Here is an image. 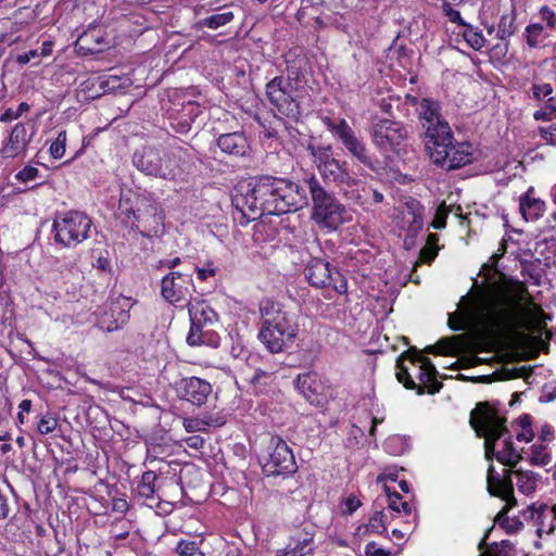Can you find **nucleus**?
Masks as SVG:
<instances>
[{"label":"nucleus","instance_id":"8","mask_svg":"<svg viewBox=\"0 0 556 556\" xmlns=\"http://www.w3.org/2000/svg\"><path fill=\"white\" fill-rule=\"evenodd\" d=\"M486 490L490 495L502 498L504 507L496 515L495 522L507 533H515L522 529L523 519L521 516L509 518L507 513L517 504L514 496L513 482L505 471L497 472L495 467L489 465L486 470Z\"/></svg>","mask_w":556,"mask_h":556},{"label":"nucleus","instance_id":"19","mask_svg":"<svg viewBox=\"0 0 556 556\" xmlns=\"http://www.w3.org/2000/svg\"><path fill=\"white\" fill-rule=\"evenodd\" d=\"M129 300L125 296H117L110 303L109 312L105 311L98 318V326L104 331H113L125 325L129 319Z\"/></svg>","mask_w":556,"mask_h":556},{"label":"nucleus","instance_id":"25","mask_svg":"<svg viewBox=\"0 0 556 556\" xmlns=\"http://www.w3.org/2000/svg\"><path fill=\"white\" fill-rule=\"evenodd\" d=\"M545 208V202L534 197L532 187H530L519 199V210L527 222L538 220L543 216Z\"/></svg>","mask_w":556,"mask_h":556},{"label":"nucleus","instance_id":"50","mask_svg":"<svg viewBox=\"0 0 556 556\" xmlns=\"http://www.w3.org/2000/svg\"><path fill=\"white\" fill-rule=\"evenodd\" d=\"M39 176V169L33 166H26L23 169H21L16 175V180L21 182H29L38 178Z\"/></svg>","mask_w":556,"mask_h":556},{"label":"nucleus","instance_id":"59","mask_svg":"<svg viewBox=\"0 0 556 556\" xmlns=\"http://www.w3.org/2000/svg\"><path fill=\"white\" fill-rule=\"evenodd\" d=\"M186 444L194 450H200L204 445V439L200 435H191L185 440Z\"/></svg>","mask_w":556,"mask_h":556},{"label":"nucleus","instance_id":"36","mask_svg":"<svg viewBox=\"0 0 556 556\" xmlns=\"http://www.w3.org/2000/svg\"><path fill=\"white\" fill-rule=\"evenodd\" d=\"M531 464L538 466H547L552 463V456L547 451V445L544 443H535L531 446L529 455Z\"/></svg>","mask_w":556,"mask_h":556},{"label":"nucleus","instance_id":"23","mask_svg":"<svg viewBox=\"0 0 556 556\" xmlns=\"http://www.w3.org/2000/svg\"><path fill=\"white\" fill-rule=\"evenodd\" d=\"M505 471L514 483L513 477L515 478V484L519 492L525 495H531L538 490L544 486V480L541 473L530 469H517L510 470L507 468H501L500 472Z\"/></svg>","mask_w":556,"mask_h":556},{"label":"nucleus","instance_id":"7","mask_svg":"<svg viewBox=\"0 0 556 556\" xmlns=\"http://www.w3.org/2000/svg\"><path fill=\"white\" fill-rule=\"evenodd\" d=\"M305 184L313 202L312 218L316 224L329 230H337L351 220L346 207L333 193L328 192L315 176L305 180Z\"/></svg>","mask_w":556,"mask_h":556},{"label":"nucleus","instance_id":"43","mask_svg":"<svg viewBox=\"0 0 556 556\" xmlns=\"http://www.w3.org/2000/svg\"><path fill=\"white\" fill-rule=\"evenodd\" d=\"M197 342L188 343L189 345H206L210 348H216L218 345V337L216 333L211 331H204L200 329L195 336Z\"/></svg>","mask_w":556,"mask_h":556},{"label":"nucleus","instance_id":"56","mask_svg":"<svg viewBox=\"0 0 556 556\" xmlns=\"http://www.w3.org/2000/svg\"><path fill=\"white\" fill-rule=\"evenodd\" d=\"M344 505V513L348 515H352L355 510H357L361 507L362 502L355 495H350L346 497Z\"/></svg>","mask_w":556,"mask_h":556},{"label":"nucleus","instance_id":"42","mask_svg":"<svg viewBox=\"0 0 556 556\" xmlns=\"http://www.w3.org/2000/svg\"><path fill=\"white\" fill-rule=\"evenodd\" d=\"M554 97H549L548 101L540 109L536 110L533 114V118L535 121H552L556 118V103H554Z\"/></svg>","mask_w":556,"mask_h":556},{"label":"nucleus","instance_id":"40","mask_svg":"<svg viewBox=\"0 0 556 556\" xmlns=\"http://www.w3.org/2000/svg\"><path fill=\"white\" fill-rule=\"evenodd\" d=\"M516 31L515 16L513 14H505L501 17L496 37L500 40H505L513 36Z\"/></svg>","mask_w":556,"mask_h":556},{"label":"nucleus","instance_id":"15","mask_svg":"<svg viewBox=\"0 0 556 556\" xmlns=\"http://www.w3.org/2000/svg\"><path fill=\"white\" fill-rule=\"evenodd\" d=\"M137 215L134 227L142 236L152 237L163 229V215L159 204L148 197H137Z\"/></svg>","mask_w":556,"mask_h":556},{"label":"nucleus","instance_id":"17","mask_svg":"<svg viewBox=\"0 0 556 556\" xmlns=\"http://www.w3.org/2000/svg\"><path fill=\"white\" fill-rule=\"evenodd\" d=\"M318 173L325 181L333 182L340 187L345 197L354 200L361 205L364 204L361 201L359 194H355L354 191L350 192L348 190V188L355 186L357 180L348 170L345 162L341 163L336 159Z\"/></svg>","mask_w":556,"mask_h":556},{"label":"nucleus","instance_id":"12","mask_svg":"<svg viewBox=\"0 0 556 556\" xmlns=\"http://www.w3.org/2000/svg\"><path fill=\"white\" fill-rule=\"evenodd\" d=\"M304 275L311 286L315 288H331L339 294L348 290V282L344 276L323 258H312L305 269Z\"/></svg>","mask_w":556,"mask_h":556},{"label":"nucleus","instance_id":"62","mask_svg":"<svg viewBox=\"0 0 556 556\" xmlns=\"http://www.w3.org/2000/svg\"><path fill=\"white\" fill-rule=\"evenodd\" d=\"M516 437L518 441L529 442L533 438V432L530 427H522V430Z\"/></svg>","mask_w":556,"mask_h":556},{"label":"nucleus","instance_id":"41","mask_svg":"<svg viewBox=\"0 0 556 556\" xmlns=\"http://www.w3.org/2000/svg\"><path fill=\"white\" fill-rule=\"evenodd\" d=\"M118 211L121 216H124L127 222L131 220V226L134 227L136 223L137 213V200L135 201V205L128 198L122 197L119 200Z\"/></svg>","mask_w":556,"mask_h":556},{"label":"nucleus","instance_id":"38","mask_svg":"<svg viewBox=\"0 0 556 556\" xmlns=\"http://www.w3.org/2000/svg\"><path fill=\"white\" fill-rule=\"evenodd\" d=\"M344 11H341L340 13H330V14H325V15H321V16H317L315 18V23L319 26V27H326L328 25H332L339 29H345L348 27V24L345 22V17H344V14H343Z\"/></svg>","mask_w":556,"mask_h":556},{"label":"nucleus","instance_id":"4","mask_svg":"<svg viewBox=\"0 0 556 556\" xmlns=\"http://www.w3.org/2000/svg\"><path fill=\"white\" fill-rule=\"evenodd\" d=\"M506 419L489 403H479L470 414V424L479 437L484 438L485 458L493 457L505 466H515L521 458L514 447L511 435L505 426Z\"/></svg>","mask_w":556,"mask_h":556},{"label":"nucleus","instance_id":"37","mask_svg":"<svg viewBox=\"0 0 556 556\" xmlns=\"http://www.w3.org/2000/svg\"><path fill=\"white\" fill-rule=\"evenodd\" d=\"M384 491L388 496V502H389L388 505H389L390 509L397 511V513H403L405 515L412 514V511H413L412 505L406 501H402V497L397 492H395V491L391 492L390 488L387 485H384Z\"/></svg>","mask_w":556,"mask_h":556},{"label":"nucleus","instance_id":"49","mask_svg":"<svg viewBox=\"0 0 556 556\" xmlns=\"http://www.w3.org/2000/svg\"><path fill=\"white\" fill-rule=\"evenodd\" d=\"M539 14L541 20L546 23L548 29L554 30L556 28V14L549 7L543 5Z\"/></svg>","mask_w":556,"mask_h":556},{"label":"nucleus","instance_id":"33","mask_svg":"<svg viewBox=\"0 0 556 556\" xmlns=\"http://www.w3.org/2000/svg\"><path fill=\"white\" fill-rule=\"evenodd\" d=\"M235 18L232 11L223 9L222 12L212 14L205 18L199 21V25L211 29H217L222 26L227 25Z\"/></svg>","mask_w":556,"mask_h":556},{"label":"nucleus","instance_id":"22","mask_svg":"<svg viewBox=\"0 0 556 556\" xmlns=\"http://www.w3.org/2000/svg\"><path fill=\"white\" fill-rule=\"evenodd\" d=\"M188 307L191 327L187 337V342L194 343L197 342V332L207 324L215 321L217 314L203 301L195 300L189 302Z\"/></svg>","mask_w":556,"mask_h":556},{"label":"nucleus","instance_id":"6","mask_svg":"<svg viewBox=\"0 0 556 556\" xmlns=\"http://www.w3.org/2000/svg\"><path fill=\"white\" fill-rule=\"evenodd\" d=\"M262 328L258 338L266 348H282L295 337L296 324L293 314L271 300L260 304Z\"/></svg>","mask_w":556,"mask_h":556},{"label":"nucleus","instance_id":"16","mask_svg":"<svg viewBox=\"0 0 556 556\" xmlns=\"http://www.w3.org/2000/svg\"><path fill=\"white\" fill-rule=\"evenodd\" d=\"M264 470L269 475H288L296 470L294 455L281 438H271Z\"/></svg>","mask_w":556,"mask_h":556},{"label":"nucleus","instance_id":"39","mask_svg":"<svg viewBox=\"0 0 556 556\" xmlns=\"http://www.w3.org/2000/svg\"><path fill=\"white\" fill-rule=\"evenodd\" d=\"M526 41L529 47H538L545 39L544 27L539 23L530 24L525 30Z\"/></svg>","mask_w":556,"mask_h":556},{"label":"nucleus","instance_id":"31","mask_svg":"<svg viewBox=\"0 0 556 556\" xmlns=\"http://www.w3.org/2000/svg\"><path fill=\"white\" fill-rule=\"evenodd\" d=\"M307 150L309 151V154L318 172L330 164V162L336 160L330 146L324 147L309 144Z\"/></svg>","mask_w":556,"mask_h":556},{"label":"nucleus","instance_id":"27","mask_svg":"<svg viewBox=\"0 0 556 556\" xmlns=\"http://www.w3.org/2000/svg\"><path fill=\"white\" fill-rule=\"evenodd\" d=\"M493 528H490L482 540L480 541L478 548L481 551L480 555L488 556H513L514 554V544L508 540H503L501 543L488 544L486 540L489 538L490 532Z\"/></svg>","mask_w":556,"mask_h":556},{"label":"nucleus","instance_id":"9","mask_svg":"<svg viewBox=\"0 0 556 556\" xmlns=\"http://www.w3.org/2000/svg\"><path fill=\"white\" fill-rule=\"evenodd\" d=\"M91 226V219L81 212L56 214L52 225L53 240L64 248H75L89 237Z\"/></svg>","mask_w":556,"mask_h":556},{"label":"nucleus","instance_id":"48","mask_svg":"<svg viewBox=\"0 0 556 556\" xmlns=\"http://www.w3.org/2000/svg\"><path fill=\"white\" fill-rule=\"evenodd\" d=\"M448 213H450L448 208L446 207V205L444 203H442L435 212V215L431 223V226L435 229L444 228Z\"/></svg>","mask_w":556,"mask_h":556},{"label":"nucleus","instance_id":"55","mask_svg":"<svg viewBox=\"0 0 556 556\" xmlns=\"http://www.w3.org/2000/svg\"><path fill=\"white\" fill-rule=\"evenodd\" d=\"M556 399V382L546 383L543 387L540 401L552 402Z\"/></svg>","mask_w":556,"mask_h":556},{"label":"nucleus","instance_id":"30","mask_svg":"<svg viewBox=\"0 0 556 556\" xmlns=\"http://www.w3.org/2000/svg\"><path fill=\"white\" fill-rule=\"evenodd\" d=\"M521 517L526 521H531L534 526L543 527L545 519L553 518V508L546 504H540L539 506L532 504L521 513Z\"/></svg>","mask_w":556,"mask_h":556},{"label":"nucleus","instance_id":"64","mask_svg":"<svg viewBox=\"0 0 556 556\" xmlns=\"http://www.w3.org/2000/svg\"><path fill=\"white\" fill-rule=\"evenodd\" d=\"M18 118V113H15L12 109H8L1 116L0 122L7 123L12 119Z\"/></svg>","mask_w":556,"mask_h":556},{"label":"nucleus","instance_id":"51","mask_svg":"<svg viewBox=\"0 0 556 556\" xmlns=\"http://www.w3.org/2000/svg\"><path fill=\"white\" fill-rule=\"evenodd\" d=\"M464 36L469 46L475 50H479L484 46L485 39L480 33L470 29Z\"/></svg>","mask_w":556,"mask_h":556},{"label":"nucleus","instance_id":"20","mask_svg":"<svg viewBox=\"0 0 556 556\" xmlns=\"http://www.w3.org/2000/svg\"><path fill=\"white\" fill-rule=\"evenodd\" d=\"M33 134H28L23 123H17L11 130L7 140L3 141L0 155L3 159H15L24 156L31 141Z\"/></svg>","mask_w":556,"mask_h":556},{"label":"nucleus","instance_id":"26","mask_svg":"<svg viewBox=\"0 0 556 556\" xmlns=\"http://www.w3.org/2000/svg\"><path fill=\"white\" fill-rule=\"evenodd\" d=\"M217 144L224 153L235 156L244 155L249 149L247 138L239 131L220 135Z\"/></svg>","mask_w":556,"mask_h":556},{"label":"nucleus","instance_id":"46","mask_svg":"<svg viewBox=\"0 0 556 556\" xmlns=\"http://www.w3.org/2000/svg\"><path fill=\"white\" fill-rule=\"evenodd\" d=\"M58 426V419L51 415H45L40 418L37 429L41 434H49L55 430Z\"/></svg>","mask_w":556,"mask_h":556},{"label":"nucleus","instance_id":"54","mask_svg":"<svg viewBox=\"0 0 556 556\" xmlns=\"http://www.w3.org/2000/svg\"><path fill=\"white\" fill-rule=\"evenodd\" d=\"M366 556H390L391 553L380 546L376 542H369L365 546Z\"/></svg>","mask_w":556,"mask_h":556},{"label":"nucleus","instance_id":"24","mask_svg":"<svg viewBox=\"0 0 556 556\" xmlns=\"http://www.w3.org/2000/svg\"><path fill=\"white\" fill-rule=\"evenodd\" d=\"M407 101L416 105L419 121L425 129L427 125L435 124V121H438V123L445 121L441 115V106L438 101L430 98H422L418 101L416 97L410 96L407 97Z\"/></svg>","mask_w":556,"mask_h":556},{"label":"nucleus","instance_id":"53","mask_svg":"<svg viewBox=\"0 0 556 556\" xmlns=\"http://www.w3.org/2000/svg\"><path fill=\"white\" fill-rule=\"evenodd\" d=\"M442 10L450 22L458 25H465V22L463 21L459 11L453 9L450 2H443Z\"/></svg>","mask_w":556,"mask_h":556},{"label":"nucleus","instance_id":"5","mask_svg":"<svg viewBox=\"0 0 556 556\" xmlns=\"http://www.w3.org/2000/svg\"><path fill=\"white\" fill-rule=\"evenodd\" d=\"M426 150L430 160L447 169H456L472 160V147L467 142H456L448 122L427 125L425 129Z\"/></svg>","mask_w":556,"mask_h":556},{"label":"nucleus","instance_id":"63","mask_svg":"<svg viewBox=\"0 0 556 556\" xmlns=\"http://www.w3.org/2000/svg\"><path fill=\"white\" fill-rule=\"evenodd\" d=\"M363 192L366 194V195H369L371 194L372 197V201L378 204V203H381L383 201V194L377 190H371V189H366V188H363Z\"/></svg>","mask_w":556,"mask_h":556},{"label":"nucleus","instance_id":"34","mask_svg":"<svg viewBox=\"0 0 556 556\" xmlns=\"http://www.w3.org/2000/svg\"><path fill=\"white\" fill-rule=\"evenodd\" d=\"M156 473L152 470H148L142 473L141 481L139 482L137 490L138 494L144 498H153L155 494V481Z\"/></svg>","mask_w":556,"mask_h":556},{"label":"nucleus","instance_id":"44","mask_svg":"<svg viewBox=\"0 0 556 556\" xmlns=\"http://www.w3.org/2000/svg\"><path fill=\"white\" fill-rule=\"evenodd\" d=\"M66 131L62 130L58 134L56 139L51 143L49 152L53 159H61L65 153Z\"/></svg>","mask_w":556,"mask_h":556},{"label":"nucleus","instance_id":"57","mask_svg":"<svg viewBox=\"0 0 556 556\" xmlns=\"http://www.w3.org/2000/svg\"><path fill=\"white\" fill-rule=\"evenodd\" d=\"M438 250V248L424 247L420 251V260L425 263H431L435 258Z\"/></svg>","mask_w":556,"mask_h":556},{"label":"nucleus","instance_id":"10","mask_svg":"<svg viewBox=\"0 0 556 556\" xmlns=\"http://www.w3.org/2000/svg\"><path fill=\"white\" fill-rule=\"evenodd\" d=\"M266 96L278 113L291 121L300 118V89L296 80L290 77H275L266 85Z\"/></svg>","mask_w":556,"mask_h":556},{"label":"nucleus","instance_id":"47","mask_svg":"<svg viewBox=\"0 0 556 556\" xmlns=\"http://www.w3.org/2000/svg\"><path fill=\"white\" fill-rule=\"evenodd\" d=\"M198 549L199 546L194 541L180 540L176 546V552L180 556H192Z\"/></svg>","mask_w":556,"mask_h":556},{"label":"nucleus","instance_id":"58","mask_svg":"<svg viewBox=\"0 0 556 556\" xmlns=\"http://www.w3.org/2000/svg\"><path fill=\"white\" fill-rule=\"evenodd\" d=\"M540 134L547 143L556 146V127L540 128Z\"/></svg>","mask_w":556,"mask_h":556},{"label":"nucleus","instance_id":"1","mask_svg":"<svg viewBox=\"0 0 556 556\" xmlns=\"http://www.w3.org/2000/svg\"><path fill=\"white\" fill-rule=\"evenodd\" d=\"M505 287L509 299L493 289L482 290L448 314L450 328L465 333L425 348H548L553 334L532 326L522 308L533 304L526 283L509 278Z\"/></svg>","mask_w":556,"mask_h":556},{"label":"nucleus","instance_id":"11","mask_svg":"<svg viewBox=\"0 0 556 556\" xmlns=\"http://www.w3.org/2000/svg\"><path fill=\"white\" fill-rule=\"evenodd\" d=\"M132 163L137 169L149 176L173 180L177 175L176 159L161 149L144 147L134 153Z\"/></svg>","mask_w":556,"mask_h":556},{"label":"nucleus","instance_id":"35","mask_svg":"<svg viewBox=\"0 0 556 556\" xmlns=\"http://www.w3.org/2000/svg\"><path fill=\"white\" fill-rule=\"evenodd\" d=\"M313 535L308 532L301 533L288 544L295 553V556H305L313 551L312 547Z\"/></svg>","mask_w":556,"mask_h":556},{"label":"nucleus","instance_id":"52","mask_svg":"<svg viewBox=\"0 0 556 556\" xmlns=\"http://www.w3.org/2000/svg\"><path fill=\"white\" fill-rule=\"evenodd\" d=\"M207 426L208 422L200 418H186L184 420V427L188 432L203 431Z\"/></svg>","mask_w":556,"mask_h":556},{"label":"nucleus","instance_id":"61","mask_svg":"<svg viewBox=\"0 0 556 556\" xmlns=\"http://www.w3.org/2000/svg\"><path fill=\"white\" fill-rule=\"evenodd\" d=\"M401 442V438L399 437H392V438H389L386 442H384V448L386 451H388L389 453L391 454H399L402 452V450H394L392 447L393 444L395 443H400Z\"/></svg>","mask_w":556,"mask_h":556},{"label":"nucleus","instance_id":"13","mask_svg":"<svg viewBox=\"0 0 556 556\" xmlns=\"http://www.w3.org/2000/svg\"><path fill=\"white\" fill-rule=\"evenodd\" d=\"M370 136L378 150L394 152L406 140L407 130L401 124L383 118L372 123Z\"/></svg>","mask_w":556,"mask_h":556},{"label":"nucleus","instance_id":"60","mask_svg":"<svg viewBox=\"0 0 556 556\" xmlns=\"http://www.w3.org/2000/svg\"><path fill=\"white\" fill-rule=\"evenodd\" d=\"M39 55L37 50H30L27 53L20 54L16 59L17 63L21 65L27 64L31 59L37 58Z\"/></svg>","mask_w":556,"mask_h":556},{"label":"nucleus","instance_id":"2","mask_svg":"<svg viewBox=\"0 0 556 556\" xmlns=\"http://www.w3.org/2000/svg\"><path fill=\"white\" fill-rule=\"evenodd\" d=\"M445 350H405L396 361V378L406 389H418L422 393V386L435 380V367L422 353L444 352ZM457 359L451 367L455 369L471 368L483 364L488 358L478 356L479 353L494 352V355L503 358V378H523L528 381L532 367L521 365L526 359L536 358L541 350H448Z\"/></svg>","mask_w":556,"mask_h":556},{"label":"nucleus","instance_id":"3","mask_svg":"<svg viewBox=\"0 0 556 556\" xmlns=\"http://www.w3.org/2000/svg\"><path fill=\"white\" fill-rule=\"evenodd\" d=\"M236 207L248 218L265 214L280 215L298 211L307 203L305 189L292 181L262 176L240 184L232 199Z\"/></svg>","mask_w":556,"mask_h":556},{"label":"nucleus","instance_id":"29","mask_svg":"<svg viewBox=\"0 0 556 556\" xmlns=\"http://www.w3.org/2000/svg\"><path fill=\"white\" fill-rule=\"evenodd\" d=\"M309 3L313 8H323L321 14L325 12L340 13L341 11H348L355 8L358 4V0H304Z\"/></svg>","mask_w":556,"mask_h":556},{"label":"nucleus","instance_id":"32","mask_svg":"<svg viewBox=\"0 0 556 556\" xmlns=\"http://www.w3.org/2000/svg\"><path fill=\"white\" fill-rule=\"evenodd\" d=\"M387 516L383 511H375L369 518L367 525L357 528V534L377 533L383 534L387 532Z\"/></svg>","mask_w":556,"mask_h":556},{"label":"nucleus","instance_id":"18","mask_svg":"<svg viewBox=\"0 0 556 556\" xmlns=\"http://www.w3.org/2000/svg\"><path fill=\"white\" fill-rule=\"evenodd\" d=\"M176 392L179 399L192 405L202 406L212 393V386L204 379L187 377L176 383Z\"/></svg>","mask_w":556,"mask_h":556},{"label":"nucleus","instance_id":"45","mask_svg":"<svg viewBox=\"0 0 556 556\" xmlns=\"http://www.w3.org/2000/svg\"><path fill=\"white\" fill-rule=\"evenodd\" d=\"M554 89L551 84H534L532 86V97L536 101H548L549 97H553Z\"/></svg>","mask_w":556,"mask_h":556},{"label":"nucleus","instance_id":"28","mask_svg":"<svg viewBox=\"0 0 556 556\" xmlns=\"http://www.w3.org/2000/svg\"><path fill=\"white\" fill-rule=\"evenodd\" d=\"M180 279L181 274L176 271H173L163 278L161 293L166 301L176 303L182 298V287L176 282V280Z\"/></svg>","mask_w":556,"mask_h":556},{"label":"nucleus","instance_id":"21","mask_svg":"<svg viewBox=\"0 0 556 556\" xmlns=\"http://www.w3.org/2000/svg\"><path fill=\"white\" fill-rule=\"evenodd\" d=\"M294 384L296 390L311 404L320 405L326 400L327 386L316 372L309 371L299 375Z\"/></svg>","mask_w":556,"mask_h":556},{"label":"nucleus","instance_id":"14","mask_svg":"<svg viewBox=\"0 0 556 556\" xmlns=\"http://www.w3.org/2000/svg\"><path fill=\"white\" fill-rule=\"evenodd\" d=\"M326 124L328 129L342 142L351 155L367 167L375 169L372 157L369 155L365 143L355 135L345 119L341 118L333 122L328 118Z\"/></svg>","mask_w":556,"mask_h":556}]
</instances>
